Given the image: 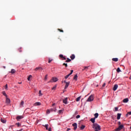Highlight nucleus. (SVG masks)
<instances>
[{"label":"nucleus","mask_w":131,"mask_h":131,"mask_svg":"<svg viewBox=\"0 0 131 131\" xmlns=\"http://www.w3.org/2000/svg\"><path fill=\"white\" fill-rule=\"evenodd\" d=\"M6 120H4L3 119H1V122H3V123H6Z\"/></svg>","instance_id":"473e14b6"},{"label":"nucleus","mask_w":131,"mask_h":131,"mask_svg":"<svg viewBox=\"0 0 131 131\" xmlns=\"http://www.w3.org/2000/svg\"><path fill=\"white\" fill-rule=\"evenodd\" d=\"M96 86H97V87L99 86V85H97Z\"/></svg>","instance_id":"e2e57ef3"},{"label":"nucleus","mask_w":131,"mask_h":131,"mask_svg":"<svg viewBox=\"0 0 131 131\" xmlns=\"http://www.w3.org/2000/svg\"><path fill=\"white\" fill-rule=\"evenodd\" d=\"M64 83H66V82H67L66 81H64Z\"/></svg>","instance_id":"bf43d9fd"},{"label":"nucleus","mask_w":131,"mask_h":131,"mask_svg":"<svg viewBox=\"0 0 131 131\" xmlns=\"http://www.w3.org/2000/svg\"><path fill=\"white\" fill-rule=\"evenodd\" d=\"M72 125L74 127L77 126V124L76 123H74L72 124Z\"/></svg>","instance_id":"72a5a7b5"},{"label":"nucleus","mask_w":131,"mask_h":131,"mask_svg":"<svg viewBox=\"0 0 131 131\" xmlns=\"http://www.w3.org/2000/svg\"><path fill=\"white\" fill-rule=\"evenodd\" d=\"M95 120H96V119H95V118H91L90 119V121H91V122H92V123H95Z\"/></svg>","instance_id":"2eb2a0df"},{"label":"nucleus","mask_w":131,"mask_h":131,"mask_svg":"<svg viewBox=\"0 0 131 131\" xmlns=\"http://www.w3.org/2000/svg\"><path fill=\"white\" fill-rule=\"evenodd\" d=\"M71 74H71V73H70L69 74V75H71Z\"/></svg>","instance_id":"052dcab7"},{"label":"nucleus","mask_w":131,"mask_h":131,"mask_svg":"<svg viewBox=\"0 0 131 131\" xmlns=\"http://www.w3.org/2000/svg\"><path fill=\"white\" fill-rule=\"evenodd\" d=\"M62 60H66V57H65V56H63V57L62 58Z\"/></svg>","instance_id":"09e8293b"},{"label":"nucleus","mask_w":131,"mask_h":131,"mask_svg":"<svg viewBox=\"0 0 131 131\" xmlns=\"http://www.w3.org/2000/svg\"><path fill=\"white\" fill-rule=\"evenodd\" d=\"M123 103H127L128 102V98H125L123 100Z\"/></svg>","instance_id":"ddd939ff"},{"label":"nucleus","mask_w":131,"mask_h":131,"mask_svg":"<svg viewBox=\"0 0 131 131\" xmlns=\"http://www.w3.org/2000/svg\"><path fill=\"white\" fill-rule=\"evenodd\" d=\"M80 99H81V96L77 97L76 99V102H79V101H80Z\"/></svg>","instance_id":"f3484780"},{"label":"nucleus","mask_w":131,"mask_h":131,"mask_svg":"<svg viewBox=\"0 0 131 131\" xmlns=\"http://www.w3.org/2000/svg\"><path fill=\"white\" fill-rule=\"evenodd\" d=\"M94 118L96 119V118H98V117H99V114L96 113L94 114Z\"/></svg>","instance_id":"dca6fc26"},{"label":"nucleus","mask_w":131,"mask_h":131,"mask_svg":"<svg viewBox=\"0 0 131 131\" xmlns=\"http://www.w3.org/2000/svg\"><path fill=\"white\" fill-rule=\"evenodd\" d=\"M124 128V126L123 124L120 125L118 128L115 129V131H120L121 129H123Z\"/></svg>","instance_id":"f03ea898"},{"label":"nucleus","mask_w":131,"mask_h":131,"mask_svg":"<svg viewBox=\"0 0 131 131\" xmlns=\"http://www.w3.org/2000/svg\"><path fill=\"white\" fill-rule=\"evenodd\" d=\"M58 113L59 114H62V113H63V110H60L58 111Z\"/></svg>","instance_id":"c756f323"},{"label":"nucleus","mask_w":131,"mask_h":131,"mask_svg":"<svg viewBox=\"0 0 131 131\" xmlns=\"http://www.w3.org/2000/svg\"><path fill=\"white\" fill-rule=\"evenodd\" d=\"M128 115H131V112H128L126 114V117H127L128 116Z\"/></svg>","instance_id":"c85d7f7f"},{"label":"nucleus","mask_w":131,"mask_h":131,"mask_svg":"<svg viewBox=\"0 0 131 131\" xmlns=\"http://www.w3.org/2000/svg\"><path fill=\"white\" fill-rule=\"evenodd\" d=\"M62 65L63 66H65V67H68L67 63H63Z\"/></svg>","instance_id":"f704fd0d"},{"label":"nucleus","mask_w":131,"mask_h":131,"mask_svg":"<svg viewBox=\"0 0 131 131\" xmlns=\"http://www.w3.org/2000/svg\"><path fill=\"white\" fill-rule=\"evenodd\" d=\"M70 129H71L68 128L67 129V131H69V130H70Z\"/></svg>","instance_id":"4d7b16f0"},{"label":"nucleus","mask_w":131,"mask_h":131,"mask_svg":"<svg viewBox=\"0 0 131 131\" xmlns=\"http://www.w3.org/2000/svg\"><path fill=\"white\" fill-rule=\"evenodd\" d=\"M75 114H77V112H76Z\"/></svg>","instance_id":"69168bd1"},{"label":"nucleus","mask_w":131,"mask_h":131,"mask_svg":"<svg viewBox=\"0 0 131 131\" xmlns=\"http://www.w3.org/2000/svg\"><path fill=\"white\" fill-rule=\"evenodd\" d=\"M77 128V126L74 127V129L75 130Z\"/></svg>","instance_id":"3c124183"},{"label":"nucleus","mask_w":131,"mask_h":131,"mask_svg":"<svg viewBox=\"0 0 131 131\" xmlns=\"http://www.w3.org/2000/svg\"><path fill=\"white\" fill-rule=\"evenodd\" d=\"M84 127H85V126L84 125H82L80 127V129L82 130L83 129H84Z\"/></svg>","instance_id":"4be33fe9"},{"label":"nucleus","mask_w":131,"mask_h":131,"mask_svg":"<svg viewBox=\"0 0 131 131\" xmlns=\"http://www.w3.org/2000/svg\"><path fill=\"white\" fill-rule=\"evenodd\" d=\"M20 107H23V105H24V101H21V102H20Z\"/></svg>","instance_id":"cd10ccee"},{"label":"nucleus","mask_w":131,"mask_h":131,"mask_svg":"<svg viewBox=\"0 0 131 131\" xmlns=\"http://www.w3.org/2000/svg\"><path fill=\"white\" fill-rule=\"evenodd\" d=\"M48 79V75H46L45 77V80H47Z\"/></svg>","instance_id":"58836bf2"},{"label":"nucleus","mask_w":131,"mask_h":131,"mask_svg":"<svg viewBox=\"0 0 131 131\" xmlns=\"http://www.w3.org/2000/svg\"><path fill=\"white\" fill-rule=\"evenodd\" d=\"M39 96H42V94H41V90H39Z\"/></svg>","instance_id":"a19ab883"},{"label":"nucleus","mask_w":131,"mask_h":131,"mask_svg":"<svg viewBox=\"0 0 131 131\" xmlns=\"http://www.w3.org/2000/svg\"><path fill=\"white\" fill-rule=\"evenodd\" d=\"M70 58L71 60H74L75 59V55L74 54H72Z\"/></svg>","instance_id":"f8f14e48"},{"label":"nucleus","mask_w":131,"mask_h":131,"mask_svg":"<svg viewBox=\"0 0 131 131\" xmlns=\"http://www.w3.org/2000/svg\"><path fill=\"white\" fill-rule=\"evenodd\" d=\"M71 73L72 74L73 73V70H71Z\"/></svg>","instance_id":"5fc2aeb1"},{"label":"nucleus","mask_w":131,"mask_h":131,"mask_svg":"<svg viewBox=\"0 0 131 131\" xmlns=\"http://www.w3.org/2000/svg\"><path fill=\"white\" fill-rule=\"evenodd\" d=\"M19 83H22V82Z\"/></svg>","instance_id":"774afa93"},{"label":"nucleus","mask_w":131,"mask_h":131,"mask_svg":"<svg viewBox=\"0 0 131 131\" xmlns=\"http://www.w3.org/2000/svg\"><path fill=\"white\" fill-rule=\"evenodd\" d=\"M35 71H42V68L41 67H37L34 69Z\"/></svg>","instance_id":"423d86ee"},{"label":"nucleus","mask_w":131,"mask_h":131,"mask_svg":"<svg viewBox=\"0 0 131 131\" xmlns=\"http://www.w3.org/2000/svg\"><path fill=\"white\" fill-rule=\"evenodd\" d=\"M3 96H5V97H6V98L8 97V95H7V94H6V92H5V91L3 92Z\"/></svg>","instance_id":"412c9836"},{"label":"nucleus","mask_w":131,"mask_h":131,"mask_svg":"<svg viewBox=\"0 0 131 131\" xmlns=\"http://www.w3.org/2000/svg\"><path fill=\"white\" fill-rule=\"evenodd\" d=\"M57 88V85H55L54 87L52 88L53 90H56V88Z\"/></svg>","instance_id":"c9c22d12"},{"label":"nucleus","mask_w":131,"mask_h":131,"mask_svg":"<svg viewBox=\"0 0 131 131\" xmlns=\"http://www.w3.org/2000/svg\"><path fill=\"white\" fill-rule=\"evenodd\" d=\"M43 126H45L46 127L47 130L49 129V124H46Z\"/></svg>","instance_id":"a878e982"},{"label":"nucleus","mask_w":131,"mask_h":131,"mask_svg":"<svg viewBox=\"0 0 131 131\" xmlns=\"http://www.w3.org/2000/svg\"><path fill=\"white\" fill-rule=\"evenodd\" d=\"M15 124L16 125H17V127H20V126H21V124H20L19 122L16 123Z\"/></svg>","instance_id":"393cba45"},{"label":"nucleus","mask_w":131,"mask_h":131,"mask_svg":"<svg viewBox=\"0 0 131 131\" xmlns=\"http://www.w3.org/2000/svg\"><path fill=\"white\" fill-rule=\"evenodd\" d=\"M76 118H77V119H78V118H80V115H78L76 117Z\"/></svg>","instance_id":"79ce46f5"},{"label":"nucleus","mask_w":131,"mask_h":131,"mask_svg":"<svg viewBox=\"0 0 131 131\" xmlns=\"http://www.w3.org/2000/svg\"><path fill=\"white\" fill-rule=\"evenodd\" d=\"M5 90H8V84L5 85Z\"/></svg>","instance_id":"49530a36"},{"label":"nucleus","mask_w":131,"mask_h":131,"mask_svg":"<svg viewBox=\"0 0 131 131\" xmlns=\"http://www.w3.org/2000/svg\"><path fill=\"white\" fill-rule=\"evenodd\" d=\"M52 61H53L52 59H51L50 58H49L48 63H51V62H52Z\"/></svg>","instance_id":"37998d69"},{"label":"nucleus","mask_w":131,"mask_h":131,"mask_svg":"<svg viewBox=\"0 0 131 131\" xmlns=\"http://www.w3.org/2000/svg\"><path fill=\"white\" fill-rule=\"evenodd\" d=\"M3 68L5 69V68H6V67H3Z\"/></svg>","instance_id":"0e129e2a"},{"label":"nucleus","mask_w":131,"mask_h":131,"mask_svg":"<svg viewBox=\"0 0 131 131\" xmlns=\"http://www.w3.org/2000/svg\"><path fill=\"white\" fill-rule=\"evenodd\" d=\"M71 73L72 74L73 73V70H71Z\"/></svg>","instance_id":"6e6d98bb"},{"label":"nucleus","mask_w":131,"mask_h":131,"mask_svg":"<svg viewBox=\"0 0 131 131\" xmlns=\"http://www.w3.org/2000/svg\"><path fill=\"white\" fill-rule=\"evenodd\" d=\"M46 113L47 114H50V113H51V110H47Z\"/></svg>","instance_id":"2f4dec72"},{"label":"nucleus","mask_w":131,"mask_h":131,"mask_svg":"<svg viewBox=\"0 0 131 131\" xmlns=\"http://www.w3.org/2000/svg\"><path fill=\"white\" fill-rule=\"evenodd\" d=\"M112 61H114V62H118V59L117 58H114L112 59Z\"/></svg>","instance_id":"a211bd4d"},{"label":"nucleus","mask_w":131,"mask_h":131,"mask_svg":"<svg viewBox=\"0 0 131 131\" xmlns=\"http://www.w3.org/2000/svg\"><path fill=\"white\" fill-rule=\"evenodd\" d=\"M31 110H32V111H33V110H32V107H31Z\"/></svg>","instance_id":"680f3d73"},{"label":"nucleus","mask_w":131,"mask_h":131,"mask_svg":"<svg viewBox=\"0 0 131 131\" xmlns=\"http://www.w3.org/2000/svg\"><path fill=\"white\" fill-rule=\"evenodd\" d=\"M118 125H121V122H120V121L118 122Z\"/></svg>","instance_id":"8fccbe9b"},{"label":"nucleus","mask_w":131,"mask_h":131,"mask_svg":"<svg viewBox=\"0 0 131 131\" xmlns=\"http://www.w3.org/2000/svg\"><path fill=\"white\" fill-rule=\"evenodd\" d=\"M63 81H62V83H63Z\"/></svg>","instance_id":"338daca9"},{"label":"nucleus","mask_w":131,"mask_h":131,"mask_svg":"<svg viewBox=\"0 0 131 131\" xmlns=\"http://www.w3.org/2000/svg\"><path fill=\"white\" fill-rule=\"evenodd\" d=\"M92 101H94V95H91L89 96L87 100V102H92Z\"/></svg>","instance_id":"7ed1b4c3"},{"label":"nucleus","mask_w":131,"mask_h":131,"mask_svg":"<svg viewBox=\"0 0 131 131\" xmlns=\"http://www.w3.org/2000/svg\"><path fill=\"white\" fill-rule=\"evenodd\" d=\"M57 30H58V31H60V32H64V31H63V30H61L60 29H58Z\"/></svg>","instance_id":"e433bc0d"},{"label":"nucleus","mask_w":131,"mask_h":131,"mask_svg":"<svg viewBox=\"0 0 131 131\" xmlns=\"http://www.w3.org/2000/svg\"><path fill=\"white\" fill-rule=\"evenodd\" d=\"M70 76L68 74L67 76H65L64 78H66V79H67V78H68V77H69Z\"/></svg>","instance_id":"4c0bfd02"},{"label":"nucleus","mask_w":131,"mask_h":131,"mask_svg":"<svg viewBox=\"0 0 131 131\" xmlns=\"http://www.w3.org/2000/svg\"><path fill=\"white\" fill-rule=\"evenodd\" d=\"M41 105V103L40 102H36L34 104L35 106H40Z\"/></svg>","instance_id":"4468645a"},{"label":"nucleus","mask_w":131,"mask_h":131,"mask_svg":"<svg viewBox=\"0 0 131 131\" xmlns=\"http://www.w3.org/2000/svg\"><path fill=\"white\" fill-rule=\"evenodd\" d=\"M15 72H16V70H15L14 69L11 70V73H12V74H14V73H15Z\"/></svg>","instance_id":"5701e85b"},{"label":"nucleus","mask_w":131,"mask_h":131,"mask_svg":"<svg viewBox=\"0 0 131 131\" xmlns=\"http://www.w3.org/2000/svg\"><path fill=\"white\" fill-rule=\"evenodd\" d=\"M118 88V85L116 84L114 85L113 90L115 91H116V90H117Z\"/></svg>","instance_id":"6e6552de"},{"label":"nucleus","mask_w":131,"mask_h":131,"mask_svg":"<svg viewBox=\"0 0 131 131\" xmlns=\"http://www.w3.org/2000/svg\"><path fill=\"white\" fill-rule=\"evenodd\" d=\"M31 77H32V76L31 75H29L28 77V80H29V81L30 80V78H31Z\"/></svg>","instance_id":"7c9ffc66"},{"label":"nucleus","mask_w":131,"mask_h":131,"mask_svg":"<svg viewBox=\"0 0 131 131\" xmlns=\"http://www.w3.org/2000/svg\"><path fill=\"white\" fill-rule=\"evenodd\" d=\"M69 62H71V59H69V58H67L66 62L69 63Z\"/></svg>","instance_id":"6ab92c4d"},{"label":"nucleus","mask_w":131,"mask_h":131,"mask_svg":"<svg viewBox=\"0 0 131 131\" xmlns=\"http://www.w3.org/2000/svg\"><path fill=\"white\" fill-rule=\"evenodd\" d=\"M77 75H75L74 76V79L75 80H77Z\"/></svg>","instance_id":"bb28decb"},{"label":"nucleus","mask_w":131,"mask_h":131,"mask_svg":"<svg viewBox=\"0 0 131 131\" xmlns=\"http://www.w3.org/2000/svg\"><path fill=\"white\" fill-rule=\"evenodd\" d=\"M49 131H52V127H49L48 129Z\"/></svg>","instance_id":"de8ad7c7"},{"label":"nucleus","mask_w":131,"mask_h":131,"mask_svg":"<svg viewBox=\"0 0 131 131\" xmlns=\"http://www.w3.org/2000/svg\"><path fill=\"white\" fill-rule=\"evenodd\" d=\"M92 127L95 131L101 130V126L97 123L93 124Z\"/></svg>","instance_id":"f257e3e1"},{"label":"nucleus","mask_w":131,"mask_h":131,"mask_svg":"<svg viewBox=\"0 0 131 131\" xmlns=\"http://www.w3.org/2000/svg\"><path fill=\"white\" fill-rule=\"evenodd\" d=\"M88 68H89V67H84V69L85 70V69H88Z\"/></svg>","instance_id":"864d4df0"},{"label":"nucleus","mask_w":131,"mask_h":131,"mask_svg":"<svg viewBox=\"0 0 131 131\" xmlns=\"http://www.w3.org/2000/svg\"><path fill=\"white\" fill-rule=\"evenodd\" d=\"M50 111H51L52 112H53V111L56 112V111H57V109L56 108V107H55L54 108H51Z\"/></svg>","instance_id":"aec40b11"},{"label":"nucleus","mask_w":131,"mask_h":131,"mask_svg":"<svg viewBox=\"0 0 131 131\" xmlns=\"http://www.w3.org/2000/svg\"><path fill=\"white\" fill-rule=\"evenodd\" d=\"M56 81H58V78L53 77L52 79L50 80L48 82H56Z\"/></svg>","instance_id":"20e7f679"},{"label":"nucleus","mask_w":131,"mask_h":131,"mask_svg":"<svg viewBox=\"0 0 131 131\" xmlns=\"http://www.w3.org/2000/svg\"><path fill=\"white\" fill-rule=\"evenodd\" d=\"M121 116V114L118 113L117 114V119H118V120H119V119H120V117Z\"/></svg>","instance_id":"9b49d317"},{"label":"nucleus","mask_w":131,"mask_h":131,"mask_svg":"<svg viewBox=\"0 0 131 131\" xmlns=\"http://www.w3.org/2000/svg\"><path fill=\"white\" fill-rule=\"evenodd\" d=\"M68 99V98H66L64 99H63V103H64V104H67L68 103V102H67Z\"/></svg>","instance_id":"9d476101"},{"label":"nucleus","mask_w":131,"mask_h":131,"mask_svg":"<svg viewBox=\"0 0 131 131\" xmlns=\"http://www.w3.org/2000/svg\"><path fill=\"white\" fill-rule=\"evenodd\" d=\"M23 118H24V117H23V116H18L16 117V119H17V120L19 121L20 119H22Z\"/></svg>","instance_id":"0eeeda50"},{"label":"nucleus","mask_w":131,"mask_h":131,"mask_svg":"<svg viewBox=\"0 0 131 131\" xmlns=\"http://www.w3.org/2000/svg\"><path fill=\"white\" fill-rule=\"evenodd\" d=\"M6 104H7V105H10V104H11V100L10 99V98L6 97Z\"/></svg>","instance_id":"39448f33"},{"label":"nucleus","mask_w":131,"mask_h":131,"mask_svg":"<svg viewBox=\"0 0 131 131\" xmlns=\"http://www.w3.org/2000/svg\"><path fill=\"white\" fill-rule=\"evenodd\" d=\"M55 105H56V103H53V104H52V106H55Z\"/></svg>","instance_id":"13d9d810"},{"label":"nucleus","mask_w":131,"mask_h":131,"mask_svg":"<svg viewBox=\"0 0 131 131\" xmlns=\"http://www.w3.org/2000/svg\"><path fill=\"white\" fill-rule=\"evenodd\" d=\"M115 111H118V107H115Z\"/></svg>","instance_id":"c03bdc74"},{"label":"nucleus","mask_w":131,"mask_h":131,"mask_svg":"<svg viewBox=\"0 0 131 131\" xmlns=\"http://www.w3.org/2000/svg\"><path fill=\"white\" fill-rule=\"evenodd\" d=\"M70 84V82H68L66 83V85L64 86V89H66L68 86H69V84Z\"/></svg>","instance_id":"1a4fd4ad"},{"label":"nucleus","mask_w":131,"mask_h":131,"mask_svg":"<svg viewBox=\"0 0 131 131\" xmlns=\"http://www.w3.org/2000/svg\"><path fill=\"white\" fill-rule=\"evenodd\" d=\"M59 57H60V58H61V59H62V58H63L64 56H63L62 54H60V55H59Z\"/></svg>","instance_id":"ea45409f"},{"label":"nucleus","mask_w":131,"mask_h":131,"mask_svg":"<svg viewBox=\"0 0 131 131\" xmlns=\"http://www.w3.org/2000/svg\"><path fill=\"white\" fill-rule=\"evenodd\" d=\"M105 85H106V83H104L103 84V85H102V88L105 87Z\"/></svg>","instance_id":"a18cd8bd"},{"label":"nucleus","mask_w":131,"mask_h":131,"mask_svg":"<svg viewBox=\"0 0 131 131\" xmlns=\"http://www.w3.org/2000/svg\"><path fill=\"white\" fill-rule=\"evenodd\" d=\"M117 72H118V73H119V72H121V70H120V68H117Z\"/></svg>","instance_id":"b1692460"},{"label":"nucleus","mask_w":131,"mask_h":131,"mask_svg":"<svg viewBox=\"0 0 131 131\" xmlns=\"http://www.w3.org/2000/svg\"><path fill=\"white\" fill-rule=\"evenodd\" d=\"M18 51L20 53H21V52H22V50H21V48L20 49H18Z\"/></svg>","instance_id":"603ef678"}]
</instances>
